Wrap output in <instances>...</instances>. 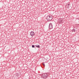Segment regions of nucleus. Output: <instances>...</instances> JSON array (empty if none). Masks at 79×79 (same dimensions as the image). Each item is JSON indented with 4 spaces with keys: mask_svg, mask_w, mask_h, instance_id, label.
<instances>
[{
    "mask_svg": "<svg viewBox=\"0 0 79 79\" xmlns=\"http://www.w3.org/2000/svg\"><path fill=\"white\" fill-rule=\"evenodd\" d=\"M42 64H43V66L44 67H45V64H44V63H42Z\"/></svg>",
    "mask_w": 79,
    "mask_h": 79,
    "instance_id": "1a4fd4ad",
    "label": "nucleus"
},
{
    "mask_svg": "<svg viewBox=\"0 0 79 79\" xmlns=\"http://www.w3.org/2000/svg\"><path fill=\"white\" fill-rule=\"evenodd\" d=\"M49 29H52V28H53V25H52V23H49Z\"/></svg>",
    "mask_w": 79,
    "mask_h": 79,
    "instance_id": "20e7f679",
    "label": "nucleus"
},
{
    "mask_svg": "<svg viewBox=\"0 0 79 79\" xmlns=\"http://www.w3.org/2000/svg\"><path fill=\"white\" fill-rule=\"evenodd\" d=\"M52 19H53V16L52 15H48L47 17V19L49 21H52Z\"/></svg>",
    "mask_w": 79,
    "mask_h": 79,
    "instance_id": "f03ea898",
    "label": "nucleus"
},
{
    "mask_svg": "<svg viewBox=\"0 0 79 79\" xmlns=\"http://www.w3.org/2000/svg\"><path fill=\"white\" fill-rule=\"evenodd\" d=\"M35 47V46H34V45H32V47L33 48H34Z\"/></svg>",
    "mask_w": 79,
    "mask_h": 79,
    "instance_id": "6e6552de",
    "label": "nucleus"
},
{
    "mask_svg": "<svg viewBox=\"0 0 79 79\" xmlns=\"http://www.w3.org/2000/svg\"><path fill=\"white\" fill-rule=\"evenodd\" d=\"M75 31H76V30L74 29H73L72 30V32H75Z\"/></svg>",
    "mask_w": 79,
    "mask_h": 79,
    "instance_id": "0eeeda50",
    "label": "nucleus"
},
{
    "mask_svg": "<svg viewBox=\"0 0 79 79\" xmlns=\"http://www.w3.org/2000/svg\"><path fill=\"white\" fill-rule=\"evenodd\" d=\"M64 22V20L63 19H60L58 21L57 23L59 24H62Z\"/></svg>",
    "mask_w": 79,
    "mask_h": 79,
    "instance_id": "7ed1b4c3",
    "label": "nucleus"
},
{
    "mask_svg": "<svg viewBox=\"0 0 79 79\" xmlns=\"http://www.w3.org/2000/svg\"><path fill=\"white\" fill-rule=\"evenodd\" d=\"M41 77L43 79H47L48 77V74L47 73H43Z\"/></svg>",
    "mask_w": 79,
    "mask_h": 79,
    "instance_id": "f257e3e1",
    "label": "nucleus"
},
{
    "mask_svg": "<svg viewBox=\"0 0 79 79\" xmlns=\"http://www.w3.org/2000/svg\"><path fill=\"white\" fill-rule=\"evenodd\" d=\"M35 35V33H34V32L31 31L30 32V35H31L32 37H33V36H34Z\"/></svg>",
    "mask_w": 79,
    "mask_h": 79,
    "instance_id": "39448f33",
    "label": "nucleus"
},
{
    "mask_svg": "<svg viewBox=\"0 0 79 79\" xmlns=\"http://www.w3.org/2000/svg\"><path fill=\"white\" fill-rule=\"evenodd\" d=\"M17 74H18V73H17Z\"/></svg>",
    "mask_w": 79,
    "mask_h": 79,
    "instance_id": "9b49d317",
    "label": "nucleus"
},
{
    "mask_svg": "<svg viewBox=\"0 0 79 79\" xmlns=\"http://www.w3.org/2000/svg\"><path fill=\"white\" fill-rule=\"evenodd\" d=\"M35 47H37V48H40V45H35Z\"/></svg>",
    "mask_w": 79,
    "mask_h": 79,
    "instance_id": "423d86ee",
    "label": "nucleus"
},
{
    "mask_svg": "<svg viewBox=\"0 0 79 79\" xmlns=\"http://www.w3.org/2000/svg\"><path fill=\"white\" fill-rule=\"evenodd\" d=\"M68 5H69V4H68Z\"/></svg>",
    "mask_w": 79,
    "mask_h": 79,
    "instance_id": "9d476101",
    "label": "nucleus"
}]
</instances>
